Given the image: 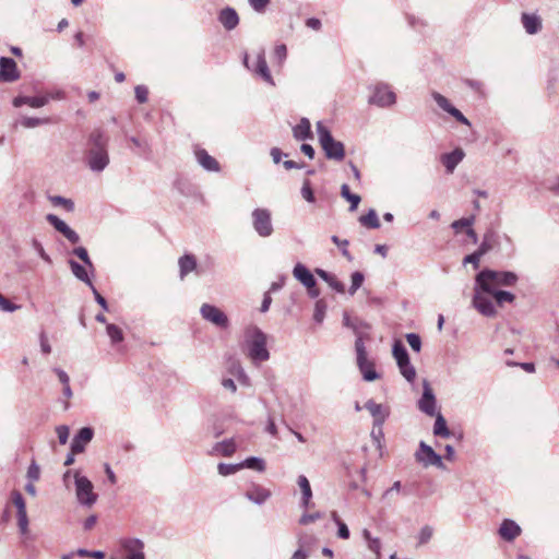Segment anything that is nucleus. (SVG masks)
I'll return each mask as SVG.
<instances>
[{"label":"nucleus","instance_id":"4468645a","mask_svg":"<svg viewBox=\"0 0 559 559\" xmlns=\"http://www.w3.org/2000/svg\"><path fill=\"white\" fill-rule=\"evenodd\" d=\"M120 547L124 551L127 559H145L144 542L140 538H122L120 539Z\"/></svg>","mask_w":559,"mask_h":559},{"label":"nucleus","instance_id":"de8ad7c7","mask_svg":"<svg viewBox=\"0 0 559 559\" xmlns=\"http://www.w3.org/2000/svg\"><path fill=\"white\" fill-rule=\"evenodd\" d=\"M352 285L348 289V294L350 296L355 295V293L361 287L364 281H365V276L361 272L359 271H356L352 274Z\"/></svg>","mask_w":559,"mask_h":559},{"label":"nucleus","instance_id":"0eeeda50","mask_svg":"<svg viewBox=\"0 0 559 559\" xmlns=\"http://www.w3.org/2000/svg\"><path fill=\"white\" fill-rule=\"evenodd\" d=\"M243 64L245 67L250 70L254 75L262 79L264 82H266L270 85H274V80L271 75L270 69L266 63L265 59V50L264 48H259V50L255 53V61L250 63L249 55L245 52L243 55Z\"/></svg>","mask_w":559,"mask_h":559},{"label":"nucleus","instance_id":"72a5a7b5","mask_svg":"<svg viewBox=\"0 0 559 559\" xmlns=\"http://www.w3.org/2000/svg\"><path fill=\"white\" fill-rule=\"evenodd\" d=\"M436 420L433 425V433L435 436L442 437V438H449L451 436V431L448 428L447 420L442 416L441 413H438L435 415Z\"/></svg>","mask_w":559,"mask_h":559},{"label":"nucleus","instance_id":"338daca9","mask_svg":"<svg viewBox=\"0 0 559 559\" xmlns=\"http://www.w3.org/2000/svg\"><path fill=\"white\" fill-rule=\"evenodd\" d=\"M56 431L58 435L59 442L61 444H66L69 440V435H70L69 428L67 426H59V427H57Z\"/></svg>","mask_w":559,"mask_h":559},{"label":"nucleus","instance_id":"ea45409f","mask_svg":"<svg viewBox=\"0 0 559 559\" xmlns=\"http://www.w3.org/2000/svg\"><path fill=\"white\" fill-rule=\"evenodd\" d=\"M392 354L397 365L405 364L409 359L405 346L400 341H395L393 344Z\"/></svg>","mask_w":559,"mask_h":559},{"label":"nucleus","instance_id":"6e6d98bb","mask_svg":"<svg viewBox=\"0 0 559 559\" xmlns=\"http://www.w3.org/2000/svg\"><path fill=\"white\" fill-rule=\"evenodd\" d=\"M406 341L413 350H415L417 353L420 352L421 340L418 334H416V333L406 334Z\"/></svg>","mask_w":559,"mask_h":559},{"label":"nucleus","instance_id":"0e129e2a","mask_svg":"<svg viewBox=\"0 0 559 559\" xmlns=\"http://www.w3.org/2000/svg\"><path fill=\"white\" fill-rule=\"evenodd\" d=\"M481 257L483 255L476 250L472 254L466 255L463 260V263L464 264L471 263V264H473L474 269H478Z\"/></svg>","mask_w":559,"mask_h":559},{"label":"nucleus","instance_id":"4d7b16f0","mask_svg":"<svg viewBox=\"0 0 559 559\" xmlns=\"http://www.w3.org/2000/svg\"><path fill=\"white\" fill-rule=\"evenodd\" d=\"M331 240L333 241V243H335L342 251V254L344 257H346L348 260L352 259L350 254H349V251L347 250V247H348V240L346 239H340L337 236H332L331 237Z\"/></svg>","mask_w":559,"mask_h":559},{"label":"nucleus","instance_id":"2f4dec72","mask_svg":"<svg viewBox=\"0 0 559 559\" xmlns=\"http://www.w3.org/2000/svg\"><path fill=\"white\" fill-rule=\"evenodd\" d=\"M236 450L237 445L234 439H227L222 442H217L213 448V452L223 456H231Z\"/></svg>","mask_w":559,"mask_h":559},{"label":"nucleus","instance_id":"4c0bfd02","mask_svg":"<svg viewBox=\"0 0 559 559\" xmlns=\"http://www.w3.org/2000/svg\"><path fill=\"white\" fill-rule=\"evenodd\" d=\"M491 290H493V292H487V293H488V295L492 296V298L496 300V302L499 306H502L506 302L511 304L515 299V296L510 292H506V290H501V289H497V288H492Z\"/></svg>","mask_w":559,"mask_h":559},{"label":"nucleus","instance_id":"aec40b11","mask_svg":"<svg viewBox=\"0 0 559 559\" xmlns=\"http://www.w3.org/2000/svg\"><path fill=\"white\" fill-rule=\"evenodd\" d=\"M271 496L272 493L267 488L257 484H253L245 493L248 500L258 506L265 503Z\"/></svg>","mask_w":559,"mask_h":559},{"label":"nucleus","instance_id":"a19ab883","mask_svg":"<svg viewBox=\"0 0 559 559\" xmlns=\"http://www.w3.org/2000/svg\"><path fill=\"white\" fill-rule=\"evenodd\" d=\"M341 195L350 203V211H355L358 207L361 198L358 194L352 193L346 183L341 187Z\"/></svg>","mask_w":559,"mask_h":559},{"label":"nucleus","instance_id":"f3484780","mask_svg":"<svg viewBox=\"0 0 559 559\" xmlns=\"http://www.w3.org/2000/svg\"><path fill=\"white\" fill-rule=\"evenodd\" d=\"M20 79L16 62L9 57L0 58V82H14Z\"/></svg>","mask_w":559,"mask_h":559},{"label":"nucleus","instance_id":"1a4fd4ad","mask_svg":"<svg viewBox=\"0 0 559 559\" xmlns=\"http://www.w3.org/2000/svg\"><path fill=\"white\" fill-rule=\"evenodd\" d=\"M491 298L492 296L488 295V293L480 287L478 282L475 281L472 305L480 314L488 318H492L497 314Z\"/></svg>","mask_w":559,"mask_h":559},{"label":"nucleus","instance_id":"37998d69","mask_svg":"<svg viewBox=\"0 0 559 559\" xmlns=\"http://www.w3.org/2000/svg\"><path fill=\"white\" fill-rule=\"evenodd\" d=\"M242 468H251L258 472H263L265 469V462L255 456H251L241 462Z\"/></svg>","mask_w":559,"mask_h":559},{"label":"nucleus","instance_id":"473e14b6","mask_svg":"<svg viewBox=\"0 0 559 559\" xmlns=\"http://www.w3.org/2000/svg\"><path fill=\"white\" fill-rule=\"evenodd\" d=\"M69 264H70V267H71V271L73 273V275L80 280L81 282L85 283L88 287L93 286L94 284L92 283L86 270L84 266H82L79 262L74 261V260H70L69 261Z\"/></svg>","mask_w":559,"mask_h":559},{"label":"nucleus","instance_id":"f03ea898","mask_svg":"<svg viewBox=\"0 0 559 559\" xmlns=\"http://www.w3.org/2000/svg\"><path fill=\"white\" fill-rule=\"evenodd\" d=\"M108 136L102 130H94L88 138L86 163L94 173L103 171L109 164Z\"/></svg>","mask_w":559,"mask_h":559},{"label":"nucleus","instance_id":"f8f14e48","mask_svg":"<svg viewBox=\"0 0 559 559\" xmlns=\"http://www.w3.org/2000/svg\"><path fill=\"white\" fill-rule=\"evenodd\" d=\"M417 405L419 411L428 416H435L437 414V400L433 390L427 380L423 381V395L418 400Z\"/></svg>","mask_w":559,"mask_h":559},{"label":"nucleus","instance_id":"09e8293b","mask_svg":"<svg viewBox=\"0 0 559 559\" xmlns=\"http://www.w3.org/2000/svg\"><path fill=\"white\" fill-rule=\"evenodd\" d=\"M325 311L326 304L322 299L317 300L314 305L313 320L319 324L322 323L325 317Z\"/></svg>","mask_w":559,"mask_h":559},{"label":"nucleus","instance_id":"423d86ee","mask_svg":"<svg viewBox=\"0 0 559 559\" xmlns=\"http://www.w3.org/2000/svg\"><path fill=\"white\" fill-rule=\"evenodd\" d=\"M369 90L371 92L368 98L370 105L389 108L396 104V94L389 84L380 82L370 86Z\"/></svg>","mask_w":559,"mask_h":559},{"label":"nucleus","instance_id":"393cba45","mask_svg":"<svg viewBox=\"0 0 559 559\" xmlns=\"http://www.w3.org/2000/svg\"><path fill=\"white\" fill-rule=\"evenodd\" d=\"M12 103L16 108L23 105H28L32 108H40L49 103V96H16Z\"/></svg>","mask_w":559,"mask_h":559},{"label":"nucleus","instance_id":"e433bc0d","mask_svg":"<svg viewBox=\"0 0 559 559\" xmlns=\"http://www.w3.org/2000/svg\"><path fill=\"white\" fill-rule=\"evenodd\" d=\"M362 536H364L365 540L367 542L368 549L376 555L377 559H380V557H381L380 539L377 537H372L368 530L362 531Z\"/></svg>","mask_w":559,"mask_h":559},{"label":"nucleus","instance_id":"ddd939ff","mask_svg":"<svg viewBox=\"0 0 559 559\" xmlns=\"http://www.w3.org/2000/svg\"><path fill=\"white\" fill-rule=\"evenodd\" d=\"M200 312L204 320L218 328L226 329L229 324L227 316L219 308L213 305L203 304L201 306Z\"/></svg>","mask_w":559,"mask_h":559},{"label":"nucleus","instance_id":"7c9ffc66","mask_svg":"<svg viewBox=\"0 0 559 559\" xmlns=\"http://www.w3.org/2000/svg\"><path fill=\"white\" fill-rule=\"evenodd\" d=\"M294 138L296 140H307L311 138L310 121L307 118H302L300 122L293 129Z\"/></svg>","mask_w":559,"mask_h":559},{"label":"nucleus","instance_id":"7ed1b4c3","mask_svg":"<svg viewBox=\"0 0 559 559\" xmlns=\"http://www.w3.org/2000/svg\"><path fill=\"white\" fill-rule=\"evenodd\" d=\"M71 477L74 479L78 502L83 507H93L98 498L97 493L94 491L93 483L86 476L82 475L80 469H69L62 477L66 487H69Z\"/></svg>","mask_w":559,"mask_h":559},{"label":"nucleus","instance_id":"a18cd8bd","mask_svg":"<svg viewBox=\"0 0 559 559\" xmlns=\"http://www.w3.org/2000/svg\"><path fill=\"white\" fill-rule=\"evenodd\" d=\"M240 469H242L241 463H239V464L219 463L217 465L218 474L222 475V476L233 475V474L237 473Z\"/></svg>","mask_w":559,"mask_h":559},{"label":"nucleus","instance_id":"a211bd4d","mask_svg":"<svg viewBox=\"0 0 559 559\" xmlns=\"http://www.w3.org/2000/svg\"><path fill=\"white\" fill-rule=\"evenodd\" d=\"M94 431L92 428H81L71 442V450L73 453H82L85 450V447L92 441Z\"/></svg>","mask_w":559,"mask_h":559},{"label":"nucleus","instance_id":"13d9d810","mask_svg":"<svg viewBox=\"0 0 559 559\" xmlns=\"http://www.w3.org/2000/svg\"><path fill=\"white\" fill-rule=\"evenodd\" d=\"M287 57V48L286 45L280 44L274 48V59L278 62L280 66L283 64Z\"/></svg>","mask_w":559,"mask_h":559},{"label":"nucleus","instance_id":"864d4df0","mask_svg":"<svg viewBox=\"0 0 559 559\" xmlns=\"http://www.w3.org/2000/svg\"><path fill=\"white\" fill-rule=\"evenodd\" d=\"M32 247L33 249L37 252V254L47 263H51V259L50 257L47 254V252L45 251L41 242L36 239V238H33L32 239Z\"/></svg>","mask_w":559,"mask_h":559},{"label":"nucleus","instance_id":"5fc2aeb1","mask_svg":"<svg viewBox=\"0 0 559 559\" xmlns=\"http://www.w3.org/2000/svg\"><path fill=\"white\" fill-rule=\"evenodd\" d=\"M73 254L83 261L90 269H94V265L88 257L87 250L84 247H78L73 250Z\"/></svg>","mask_w":559,"mask_h":559},{"label":"nucleus","instance_id":"4be33fe9","mask_svg":"<svg viewBox=\"0 0 559 559\" xmlns=\"http://www.w3.org/2000/svg\"><path fill=\"white\" fill-rule=\"evenodd\" d=\"M194 154L199 165L206 171L218 173L221 170L219 163L204 148H197Z\"/></svg>","mask_w":559,"mask_h":559},{"label":"nucleus","instance_id":"b1692460","mask_svg":"<svg viewBox=\"0 0 559 559\" xmlns=\"http://www.w3.org/2000/svg\"><path fill=\"white\" fill-rule=\"evenodd\" d=\"M293 275L306 288H311L312 286H316V284H317L313 274L302 263H297L294 266Z\"/></svg>","mask_w":559,"mask_h":559},{"label":"nucleus","instance_id":"3c124183","mask_svg":"<svg viewBox=\"0 0 559 559\" xmlns=\"http://www.w3.org/2000/svg\"><path fill=\"white\" fill-rule=\"evenodd\" d=\"M301 197L309 203H313L316 201L314 193L312 191L310 180L305 179L301 187Z\"/></svg>","mask_w":559,"mask_h":559},{"label":"nucleus","instance_id":"c85d7f7f","mask_svg":"<svg viewBox=\"0 0 559 559\" xmlns=\"http://www.w3.org/2000/svg\"><path fill=\"white\" fill-rule=\"evenodd\" d=\"M179 275L183 280L190 272L197 270V260L193 254H185L179 261Z\"/></svg>","mask_w":559,"mask_h":559},{"label":"nucleus","instance_id":"8fccbe9b","mask_svg":"<svg viewBox=\"0 0 559 559\" xmlns=\"http://www.w3.org/2000/svg\"><path fill=\"white\" fill-rule=\"evenodd\" d=\"M50 201H51V203L53 205L62 206L68 212H72L74 210V203L70 199H66V198L60 197V195H53V197L50 198Z\"/></svg>","mask_w":559,"mask_h":559},{"label":"nucleus","instance_id":"5701e85b","mask_svg":"<svg viewBox=\"0 0 559 559\" xmlns=\"http://www.w3.org/2000/svg\"><path fill=\"white\" fill-rule=\"evenodd\" d=\"M521 527L513 520L506 519L502 521L499 527V535L507 542H513L518 536L521 535Z\"/></svg>","mask_w":559,"mask_h":559},{"label":"nucleus","instance_id":"6ab92c4d","mask_svg":"<svg viewBox=\"0 0 559 559\" xmlns=\"http://www.w3.org/2000/svg\"><path fill=\"white\" fill-rule=\"evenodd\" d=\"M464 157V151L461 147H456L452 152L442 154L440 156V162L444 166L448 174H453L456 166L463 160Z\"/></svg>","mask_w":559,"mask_h":559},{"label":"nucleus","instance_id":"2eb2a0df","mask_svg":"<svg viewBox=\"0 0 559 559\" xmlns=\"http://www.w3.org/2000/svg\"><path fill=\"white\" fill-rule=\"evenodd\" d=\"M431 97L443 111L451 115L456 121L468 127L471 126L469 120L457 108H455L445 96L438 92H432Z\"/></svg>","mask_w":559,"mask_h":559},{"label":"nucleus","instance_id":"774afa93","mask_svg":"<svg viewBox=\"0 0 559 559\" xmlns=\"http://www.w3.org/2000/svg\"><path fill=\"white\" fill-rule=\"evenodd\" d=\"M40 476V469L39 466L36 463H32L27 469V477L32 481H36L39 479Z\"/></svg>","mask_w":559,"mask_h":559},{"label":"nucleus","instance_id":"9d476101","mask_svg":"<svg viewBox=\"0 0 559 559\" xmlns=\"http://www.w3.org/2000/svg\"><path fill=\"white\" fill-rule=\"evenodd\" d=\"M10 500L16 509L17 527L21 535L25 536L29 532V520L26 510V502L19 490H12Z\"/></svg>","mask_w":559,"mask_h":559},{"label":"nucleus","instance_id":"69168bd1","mask_svg":"<svg viewBox=\"0 0 559 559\" xmlns=\"http://www.w3.org/2000/svg\"><path fill=\"white\" fill-rule=\"evenodd\" d=\"M321 518H322V513H320V512H316V513H311V514L305 513L300 516L299 524L308 525Z\"/></svg>","mask_w":559,"mask_h":559},{"label":"nucleus","instance_id":"39448f33","mask_svg":"<svg viewBox=\"0 0 559 559\" xmlns=\"http://www.w3.org/2000/svg\"><path fill=\"white\" fill-rule=\"evenodd\" d=\"M318 140L329 159L342 160L345 156V148L342 142L336 141L330 130L319 121L317 123Z\"/></svg>","mask_w":559,"mask_h":559},{"label":"nucleus","instance_id":"6e6552de","mask_svg":"<svg viewBox=\"0 0 559 559\" xmlns=\"http://www.w3.org/2000/svg\"><path fill=\"white\" fill-rule=\"evenodd\" d=\"M252 227L263 238L270 237L273 231L271 211L264 207H257L251 213Z\"/></svg>","mask_w":559,"mask_h":559},{"label":"nucleus","instance_id":"052dcab7","mask_svg":"<svg viewBox=\"0 0 559 559\" xmlns=\"http://www.w3.org/2000/svg\"><path fill=\"white\" fill-rule=\"evenodd\" d=\"M135 98L140 104L147 102L148 90L144 85H136L134 88Z\"/></svg>","mask_w":559,"mask_h":559},{"label":"nucleus","instance_id":"f257e3e1","mask_svg":"<svg viewBox=\"0 0 559 559\" xmlns=\"http://www.w3.org/2000/svg\"><path fill=\"white\" fill-rule=\"evenodd\" d=\"M267 335L257 325H248L243 330L241 349L254 365L270 359L266 347Z\"/></svg>","mask_w":559,"mask_h":559},{"label":"nucleus","instance_id":"c756f323","mask_svg":"<svg viewBox=\"0 0 559 559\" xmlns=\"http://www.w3.org/2000/svg\"><path fill=\"white\" fill-rule=\"evenodd\" d=\"M316 274L322 278L325 283L329 284V286L334 289L337 293H344L345 286L342 282H340L335 275L322 270V269H316Z\"/></svg>","mask_w":559,"mask_h":559},{"label":"nucleus","instance_id":"bb28decb","mask_svg":"<svg viewBox=\"0 0 559 559\" xmlns=\"http://www.w3.org/2000/svg\"><path fill=\"white\" fill-rule=\"evenodd\" d=\"M521 21L530 35L537 34L542 29V19L537 14L522 13Z\"/></svg>","mask_w":559,"mask_h":559},{"label":"nucleus","instance_id":"cd10ccee","mask_svg":"<svg viewBox=\"0 0 559 559\" xmlns=\"http://www.w3.org/2000/svg\"><path fill=\"white\" fill-rule=\"evenodd\" d=\"M297 484L301 490V507L307 509L310 507L311 498H312V489L308 478L305 475H299L297 479Z\"/></svg>","mask_w":559,"mask_h":559},{"label":"nucleus","instance_id":"412c9836","mask_svg":"<svg viewBox=\"0 0 559 559\" xmlns=\"http://www.w3.org/2000/svg\"><path fill=\"white\" fill-rule=\"evenodd\" d=\"M218 22L226 31L235 29L239 24V15L234 8L226 7L218 12Z\"/></svg>","mask_w":559,"mask_h":559},{"label":"nucleus","instance_id":"79ce46f5","mask_svg":"<svg viewBox=\"0 0 559 559\" xmlns=\"http://www.w3.org/2000/svg\"><path fill=\"white\" fill-rule=\"evenodd\" d=\"M106 333L109 336L112 345L121 343L124 338L122 330L112 323H108L106 325Z\"/></svg>","mask_w":559,"mask_h":559},{"label":"nucleus","instance_id":"dca6fc26","mask_svg":"<svg viewBox=\"0 0 559 559\" xmlns=\"http://www.w3.org/2000/svg\"><path fill=\"white\" fill-rule=\"evenodd\" d=\"M365 408L370 413V415L373 417V426L379 427V435L382 436V425L384 424L385 419L388 418L390 412L389 408L376 403L373 400H368L365 403Z\"/></svg>","mask_w":559,"mask_h":559},{"label":"nucleus","instance_id":"c9c22d12","mask_svg":"<svg viewBox=\"0 0 559 559\" xmlns=\"http://www.w3.org/2000/svg\"><path fill=\"white\" fill-rule=\"evenodd\" d=\"M359 222L362 226L372 229H378L381 226L377 212L373 209H370L366 215H361Z\"/></svg>","mask_w":559,"mask_h":559},{"label":"nucleus","instance_id":"58836bf2","mask_svg":"<svg viewBox=\"0 0 559 559\" xmlns=\"http://www.w3.org/2000/svg\"><path fill=\"white\" fill-rule=\"evenodd\" d=\"M496 242H497V235L495 233H487L484 236V239H483L480 246L478 247L477 251L481 255H485L487 252H489L490 250H492L495 248Z\"/></svg>","mask_w":559,"mask_h":559},{"label":"nucleus","instance_id":"680f3d73","mask_svg":"<svg viewBox=\"0 0 559 559\" xmlns=\"http://www.w3.org/2000/svg\"><path fill=\"white\" fill-rule=\"evenodd\" d=\"M474 223V217H465V218H461L459 221H455L452 223V228L455 229L456 231L463 229V228H468L473 225Z\"/></svg>","mask_w":559,"mask_h":559},{"label":"nucleus","instance_id":"a878e982","mask_svg":"<svg viewBox=\"0 0 559 559\" xmlns=\"http://www.w3.org/2000/svg\"><path fill=\"white\" fill-rule=\"evenodd\" d=\"M357 366L365 381L371 382L380 378V374L376 371L373 361L369 360L368 357L357 359Z\"/></svg>","mask_w":559,"mask_h":559},{"label":"nucleus","instance_id":"49530a36","mask_svg":"<svg viewBox=\"0 0 559 559\" xmlns=\"http://www.w3.org/2000/svg\"><path fill=\"white\" fill-rule=\"evenodd\" d=\"M46 219L47 222L53 226V228L56 230H58L60 234H63L68 228L69 226L67 225L66 222H63L61 218H59L57 215L55 214H48L46 216Z\"/></svg>","mask_w":559,"mask_h":559},{"label":"nucleus","instance_id":"20e7f679","mask_svg":"<svg viewBox=\"0 0 559 559\" xmlns=\"http://www.w3.org/2000/svg\"><path fill=\"white\" fill-rule=\"evenodd\" d=\"M476 282L486 292H492V288L501 286L511 287L518 282V275L511 271H493L485 269L476 275Z\"/></svg>","mask_w":559,"mask_h":559},{"label":"nucleus","instance_id":"f704fd0d","mask_svg":"<svg viewBox=\"0 0 559 559\" xmlns=\"http://www.w3.org/2000/svg\"><path fill=\"white\" fill-rule=\"evenodd\" d=\"M49 118H35V117H26L23 116L16 120V124L25 128V129H33L36 127H39L41 124L49 123Z\"/></svg>","mask_w":559,"mask_h":559},{"label":"nucleus","instance_id":"603ef678","mask_svg":"<svg viewBox=\"0 0 559 559\" xmlns=\"http://www.w3.org/2000/svg\"><path fill=\"white\" fill-rule=\"evenodd\" d=\"M433 535V528L429 525H425L420 528L418 534V544L425 545L427 544Z\"/></svg>","mask_w":559,"mask_h":559},{"label":"nucleus","instance_id":"bf43d9fd","mask_svg":"<svg viewBox=\"0 0 559 559\" xmlns=\"http://www.w3.org/2000/svg\"><path fill=\"white\" fill-rule=\"evenodd\" d=\"M21 306L11 302L2 294H0V309L7 312H14L20 309Z\"/></svg>","mask_w":559,"mask_h":559},{"label":"nucleus","instance_id":"c03bdc74","mask_svg":"<svg viewBox=\"0 0 559 559\" xmlns=\"http://www.w3.org/2000/svg\"><path fill=\"white\" fill-rule=\"evenodd\" d=\"M397 366L400 372L408 382H413L415 380L416 370L414 366L411 364L409 359L405 364H399Z\"/></svg>","mask_w":559,"mask_h":559},{"label":"nucleus","instance_id":"e2e57ef3","mask_svg":"<svg viewBox=\"0 0 559 559\" xmlns=\"http://www.w3.org/2000/svg\"><path fill=\"white\" fill-rule=\"evenodd\" d=\"M357 359L367 357V350L361 335H358L355 342Z\"/></svg>","mask_w":559,"mask_h":559},{"label":"nucleus","instance_id":"9b49d317","mask_svg":"<svg viewBox=\"0 0 559 559\" xmlns=\"http://www.w3.org/2000/svg\"><path fill=\"white\" fill-rule=\"evenodd\" d=\"M417 462L423 466H436L438 468H444L441 456L433 451V449L426 444L424 441L419 443V449L415 454Z\"/></svg>","mask_w":559,"mask_h":559}]
</instances>
